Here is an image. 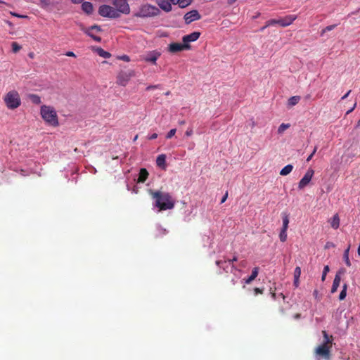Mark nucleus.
I'll list each match as a JSON object with an SVG mask.
<instances>
[{"label":"nucleus","instance_id":"1","mask_svg":"<svg viewBox=\"0 0 360 360\" xmlns=\"http://www.w3.org/2000/svg\"><path fill=\"white\" fill-rule=\"evenodd\" d=\"M148 192L151 198L155 200L154 206L158 207L159 210H172L174 207L175 200L169 193L152 189H149Z\"/></svg>","mask_w":360,"mask_h":360},{"label":"nucleus","instance_id":"2","mask_svg":"<svg viewBox=\"0 0 360 360\" xmlns=\"http://www.w3.org/2000/svg\"><path fill=\"white\" fill-rule=\"evenodd\" d=\"M322 334L323 342L316 348L315 354L326 360H329L330 359V349L333 337L332 335L329 336L326 330H323Z\"/></svg>","mask_w":360,"mask_h":360},{"label":"nucleus","instance_id":"3","mask_svg":"<svg viewBox=\"0 0 360 360\" xmlns=\"http://www.w3.org/2000/svg\"><path fill=\"white\" fill-rule=\"evenodd\" d=\"M41 115L48 124L53 127L58 126V115L53 107L42 105L41 107Z\"/></svg>","mask_w":360,"mask_h":360},{"label":"nucleus","instance_id":"4","mask_svg":"<svg viewBox=\"0 0 360 360\" xmlns=\"http://www.w3.org/2000/svg\"><path fill=\"white\" fill-rule=\"evenodd\" d=\"M4 101L8 109L14 110L21 105L20 94L15 90L8 91L4 97Z\"/></svg>","mask_w":360,"mask_h":360},{"label":"nucleus","instance_id":"5","mask_svg":"<svg viewBox=\"0 0 360 360\" xmlns=\"http://www.w3.org/2000/svg\"><path fill=\"white\" fill-rule=\"evenodd\" d=\"M160 10L158 7L150 4H146L140 8L136 16L141 18L153 17L159 15Z\"/></svg>","mask_w":360,"mask_h":360},{"label":"nucleus","instance_id":"6","mask_svg":"<svg viewBox=\"0 0 360 360\" xmlns=\"http://www.w3.org/2000/svg\"><path fill=\"white\" fill-rule=\"evenodd\" d=\"M295 19L296 16L293 15H287L285 18L278 20L271 19L266 22V26H271L278 24L282 27H287L291 25Z\"/></svg>","mask_w":360,"mask_h":360},{"label":"nucleus","instance_id":"7","mask_svg":"<svg viewBox=\"0 0 360 360\" xmlns=\"http://www.w3.org/2000/svg\"><path fill=\"white\" fill-rule=\"evenodd\" d=\"M98 13L103 17L110 18H117L120 17V13L113 7L108 5H102L99 7Z\"/></svg>","mask_w":360,"mask_h":360},{"label":"nucleus","instance_id":"8","mask_svg":"<svg viewBox=\"0 0 360 360\" xmlns=\"http://www.w3.org/2000/svg\"><path fill=\"white\" fill-rule=\"evenodd\" d=\"M112 4L119 13H129L130 8L127 0H113Z\"/></svg>","mask_w":360,"mask_h":360},{"label":"nucleus","instance_id":"9","mask_svg":"<svg viewBox=\"0 0 360 360\" xmlns=\"http://www.w3.org/2000/svg\"><path fill=\"white\" fill-rule=\"evenodd\" d=\"M314 174V171L312 169H309L305 173L304 176L300 181L298 184L299 189H303L306 187L311 181Z\"/></svg>","mask_w":360,"mask_h":360},{"label":"nucleus","instance_id":"10","mask_svg":"<svg viewBox=\"0 0 360 360\" xmlns=\"http://www.w3.org/2000/svg\"><path fill=\"white\" fill-rule=\"evenodd\" d=\"M191 49L190 45H184V44L180 43H171L168 46V51L172 53H176L184 50H188Z\"/></svg>","mask_w":360,"mask_h":360},{"label":"nucleus","instance_id":"11","mask_svg":"<svg viewBox=\"0 0 360 360\" xmlns=\"http://www.w3.org/2000/svg\"><path fill=\"white\" fill-rule=\"evenodd\" d=\"M131 77L132 74L131 72H121L117 77V84L125 86Z\"/></svg>","mask_w":360,"mask_h":360},{"label":"nucleus","instance_id":"12","mask_svg":"<svg viewBox=\"0 0 360 360\" xmlns=\"http://www.w3.org/2000/svg\"><path fill=\"white\" fill-rule=\"evenodd\" d=\"M200 15L196 10H193L190 12H188L184 15V20L187 24L191 23L195 20H199L200 18Z\"/></svg>","mask_w":360,"mask_h":360},{"label":"nucleus","instance_id":"13","mask_svg":"<svg viewBox=\"0 0 360 360\" xmlns=\"http://www.w3.org/2000/svg\"><path fill=\"white\" fill-rule=\"evenodd\" d=\"M200 36L199 32H193L189 34L185 35L182 38V41L184 45H189L190 42H193L198 39Z\"/></svg>","mask_w":360,"mask_h":360},{"label":"nucleus","instance_id":"14","mask_svg":"<svg viewBox=\"0 0 360 360\" xmlns=\"http://www.w3.org/2000/svg\"><path fill=\"white\" fill-rule=\"evenodd\" d=\"M156 3L163 11L169 12L172 10V5L169 0H156Z\"/></svg>","mask_w":360,"mask_h":360},{"label":"nucleus","instance_id":"15","mask_svg":"<svg viewBox=\"0 0 360 360\" xmlns=\"http://www.w3.org/2000/svg\"><path fill=\"white\" fill-rule=\"evenodd\" d=\"M160 56V53L158 51H152L145 58L144 60L147 62H150L153 64L155 65L156 61Z\"/></svg>","mask_w":360,"mask_h":360},{"label":"nucleus","instance_id":"16","mask_svg":"<svg viewBox=\"0 0 360 360\" xmlns=\"http://www.w3.org/2000/svg\"><path fill=\"white\" fill-rule=\"evenodd\" d=\"M148 172L146 169L141 168L140 169L139 174V178H138V183H143L146 181V180L148 179Z\"/></svg>","mask_w":360,"mask_h":360},{"label":"nucleus","instance_id":"17","mask_svg":"<svg viewBox=\"0 0 360 360\" xmlns=\"http://www.w3.org/2000/svg\"><path fill=\"white\" fill-rule=\"evenodd\" d=\"M156 164L159 167L165 169V167H166V155L165 154L159 155L156 159Z\"/></svg>","mask_w":360,"mask_h":360},{"label":"nucleus","instance_id":"18","mask_svg":"<svg viewBox=\"0 0 360 360\" xmlns=\"http://www.w3.org/2000/svg\"><path fill=\"white\" fill-rule=\"evenodd\" d=\"M258 274H259V268L255 267L252 271L251 275L248 278L244 279L245 283L246 284L251 283L252 281H254L257 278V276H258Z\"/></svg>","mask_w":360,"mask_h":360},{"label":"nucleus","instance_id":"19","mask_svg":"<svg viewBox=\"0 0 360 360\" xmlns=\"http://www.w3.org/2000/svg\"><path fill=\"white\" fill-rule=\"evenodd\" d=\"M331 227L334 229H338L340 226V217L338 214H335L332 219L329 220Z\"/></svg>","mask_w":360,"mask_h":360},{"label":"nucleus","instance_id":"20","mask_svg":"<svg viewBox=\"0 0 360 360\" xmlns=\"http://www.w3.org/2000/svg\"><path fill=\"white\" fill-rule=\"evenodd\" d=\"M340 281H341L340 276L339 274H336L335 276V278L333 280V283L332 288H331L332 293H334L337 291V290L340 285Z\"/></svg>","mask_w":360,"mask_h":360},{"label":"nucleus","instance_id":"21","mask_svg":"<svg viewBox=\"0 0 360 360\" xmlns=\"http://www.w3.org/2000/svg\"><path fill=\"white\" fill-rule=\"evenodd\" d=\"M82 10L87 14L93 12V5L90 2L85 1L82 4Z\"/></svg>","mask_w":360,"mask_h":360},{"label":"nucleus","instance_id":"22","mask_svg":"<svg viewBox=\"0 0 360 360\" xmlns=\"http://www.w3.org/2000/svg\"><path fill=\"white\" fill-rule=\"evenodd\" d=\"M300 101V96H292L288 101V105L289 107H292V106L297 105Z\"/></svg>","mask_w":360,"mask_h":360},{"label":"nucleus","instance_id":"23","mask_svg":"<svg viewBox=\"0 0 360 360\" xmlns=\"http://www.w3.org/2000/svg\"><path fill=\"white\" fill-rule=\"evenodd\" d=\"M167 233V231L165 229H164L161 226H158L156 229V232L155 233V237L157 238H162L164 236H165Z\"/></svg>","mask_w":360,"mask_h":360},{"label":"nucleus","instance_id":"24","mask_svg":"<svg viewBox=\"0 0 360 360\" xmlns=\"http://www.w3.org/2000/svg\"><path fill=\"white\" fill-rule=\"evenodd\" d=\"M293 169V166L292 165H288L285 166L280 172V174L281 176H286L289 174Z\"/></svg>","mask_w":360,"mask_h":360},{"label":"nucleus","instance_id":"25","mask_svg":"<svg viewBox=\"0 0 360 360\" xmlns=\"http://www.w3.org/2000/svg\"><path fill=\"white\" fill-rule=\"evenodd\" d=\"M97 53L100 56H101V57H103L104 58H109L110 57V56H111V54L109 52L105 51V50H103L101 48H98L97 49Z\"/></svg>","mask_w":360,"mask_h":360},{"label":"nucleus","instance_id":"26","mask_svg":"<svg viewBox=\"0 0 360 360\" xmlns=\"http://www.w3.org/2000/svg\"><path fill=\"white\" fill-rule=\"evenodd\" d=\"M283 227H282V229L283 230H285L287 231L288 230V224H289V218H288V215L287 214H283Z\"/></svg>","mask_w":360,"mask_h":360},{"label":"nucleus","instance_id":"27","mask_svg":"<svg viewBox=\"0 0 360 360\" xmlns=\"http://www.w3.org/2000/svg\"><path fill=\"white\" fill-rule=\"evenodd\" d=\"M349 248H350V245H349V247L345 250V251L344 252V255H343L345 264H346V265L347 266H351V262H350V260L349 259Z\"/></svg>","mask_w":360,"mask_h":360},{"label":"nucleus","instance_id":"28","mask_svg":"<svg viewBox=\"0 0 360 360\" xmlns=\"http://www.w3.org/2000/svg\"><path fill=\"white\" fill-rule=\"evenodd\" d=\"M31 101L34 103V104H39L41 103V98L38 96V95H36V94H30L29 96Z\"/></svg>","mask_w":360,"mask_h":360},{"label":"nucleus","instance_id":"29","mask_svg":"<svg viewBox=\"0 0 360 360\" xmlns=\"http://www.w3.org/2000/svg\"><path fill=\"white\" fill-rule=\"evenodd\" d=\"M290 127V124H281L278 129V134H283L287 129H288Z\"/></svg>","mask_w":360,"mask_h":360},{"label":"nucleus","instance_id":"30","mask_svg":"<svg viewBox=\"0 0 360 360\" xmlns=\"http://www.w3.org/2000/svg\"><path fill=\"white\" fill-rule=\"evenodd\" d=\"M347 285L344 284L343 288L339 295L340 300H343L345 298V297L347 295Z\"/></svg>","mask_w":360,"mask_h":360},{"label":"nucleus","instance_id":"31","mask_svg":"<svg viewBox=\"0 0 360 360\" xmlns=\"http://www.w3.org/2000/svg\"><path fill=\"white\" fill-rule=\"evenodd\" d=\"M279 238L281 242H285L287 240V231L281 229L280 234H279Z\"/></svg>","mask_w":360,"mask_h":360},{"label":"nucleus","instance_id":"32","mask_svg":"<svg viewBox=\"0 0 360 360\" xmlns=\"http://www.w3.org/2000/svg\"><path fill=\"white\" fill-rule=\"evenodd\" d=\"M11 46L13 53L18 52L22 48L17 42H13Z\"/></svg>","mask_w":360,"mask_h":360},{"label":"nucleus","instance_id":"33","mask_svg":"<svg viewBox=\"0 0 360 360\" xmlns=\"http://www.w3.org/2000/svg\"><path fill=\"white\" fill-rule=\"evenodd\" d=\"M191 3V0H180L179 5L181 8H185L187 6H188Z\"/></svg>","mask_w":360,"mask_h":360},{"label":"nucleus","instance_id":"34","mask_svg":"<svg viewBox=\"0 0 360 360\" xmlns=\"http://www.w3.org/2000/svg\"><path fill=\"white\" fill-rule=\"evenodd\" d=\"M301 275V268L297 266L294 271V278H300Z\"/></svg>","mask_w":360,"mask_h":360},{"label":"nucleus","instance_id":"35","mask_svg":"<svg viewBox=\"0 0 360 360\" xmlns=\"http://www.w3.org/2000/svg\"><path fill=\"white\" fill-rule=\"evenodd\" d=\"M176 129H172L166 135V138L167 139H171L172 137H173L175 134H176Z\"/></svg>","mask_w":360,"mask_h":360},{"label":"nucleus","instance_id":"36","mask_svg":"<svg viewBox=\"0 0 360 360\" xmlns=\"http://www.w3.org/2000/svg\"><path fill=\"white\" fill-rule=\"evenodd\" d=\"M329 271V267L328 266H324V269H323V274H322V277H321V280L323 281L326 278V274H328V272Z\"/></svg>","mask_w":360,"mask_h":360},{"label":"nucleus","instance_id":"37","mask_svg":"<svg viewBox=\"0 0 360 360\" xmlns=\"http://www.w3.org/2000/svg\"><path fill=\"white\" fill-rule=\"evenodd\" d=\"M226 262H227V261L222 262V261L218 260V261H216V264L220 267H222L224 271H226V266H224V264H225Z\"/></svg>","mask_w":360,"mask_h":360},{"label":"nucleus","instance_id":"38","mask_svg":"<svg viewBox=\"0 0 360 360\" xmlns=\"http://www.w3.org/2000/svg\"><path fill=\"white\" fill-rule=\"evenodd\" d=\"M238 260V257L236 256H234L233 259H228L227 262L229 263V264H231V268L232 269H236V266L235 265L233 264V262H236Z\"/></svg>","mask_w":360,"mask_h":360},{"label":"nucleus","instance_id":"39","mask_svg":"<svg viewBox=\"0 0 360 360\" xmlns=\"http://www.w3.org/2000/svg\"><path fill=\"white\" fill-rule=\"evenodd\" d=\"M335 27V25H328L327 26L325 29H323L322 30V33L321 34H323L324 32H327V31H331L332 30H333Z\"/></svg>","mask_w":360,"mask_h":360},{"label":"nucleus","instance_id":"40","mask_svg":"<svg viewBox=\"0 0 360 360\" xmlns=\"http://www.w3.org/2000/svg\"><path fill=\"white\" fill-rule=\"evenodd\" d=\"M316 150H317V146H315L312 153L307 158V162H309L312 159V158H313L314 155L316 153Z\"/></svg>","mask_w":360,"mask_h":360},{"label":"nucleus","instance_id":"41","mask_svg":"<svg viewBox=\"0 0 360 360\" xmlns=\"http://www.w3.org/2000/svg\"><path fill=\"white\" fill-rule=\"evenodd\" d=\"M88 35L90 36L91 38H93L96 41H101V40L100 37L95 36L89 32H88Z\"/></svg>","mask_w":360,"mask_h":360},{"label":"nucleus","instance_id":"42","mask_svg":"<svg viewBox=\"0 0 360 360\" xmlns=\"http://www.w3.org/2000/svg\"><path fill=\"white\" fill-rule=\"evenodd\" d=\"M255 295H257L258 294H262L263 293V289L255 288L254 289Z\"/></svg>","mask_w":360,"mask_h":360},{"label":"nucleus","instance_id":"43","mask_svg":"<svg viewBox=\"0 0 360 360\" xmlns=\"http://www.w3.org/2000/svg\"><path fill=\"white\" fill-rule=\"evenodd\" d=\"M90 30H96L97 32L101 31V28L98 25H93L89 28Z\"/></svg>","mask_w":360,"mask_h":360},{"label":"nucleus","instance_id":"44","mask_svg":"<svg viewBox=\"0 0 360 360\" xmlns=\"http://www.w3.org/2000/svg\"><path fill=\"white\" fill-rule=\"evenodd\" d=\"M159 87V85H149L146 87L147 91H150L151 89H158Z\"/></svg>","mask_w":360,"mask_h":360},{"label":"nucleus","instance_id":"45","mask_svg":"<svg viewBox=\"0 0 360 360\" xmlns=\"http://www.w3.org/2000/svg\"><path fill=\"white\" fill-rule=\"evenodd\" d=\"M293 285L295 288H297L300 285V278H294Z\"/></svg>","mask_w":360,"mask_h":360},{"label":"nucleus","instance_id":"46","mask_svg":"<svg viewBox=\"0 0 360 360\" xmlns=\"http://www.w3.org/2000/svg\"><path fill=\"white\" fill-rule=\"evenodd\" d=\"M185 134H186L187 136H191V135L193 134V129H191V128H188V129L186 130V131Z\"/></svg>","mask_w":360,"mask_h":360},{"label":"nucleus","instance_id":"47","mask_svg":"<svg viewBox=\"0 0 360 360\" xmlns=\"http://www.w3.org/2000/svg\"><path fill=\"white\" fill-rule=\"evenodd\" d=\"M228 198V192L226 191L225 195L223 196V198L221 200V203H224Z\"/></svg>","mask_w":360,"mask_h":360},{"label":"nucleus","instance_id":"48","mask_svg":"<svg viewBox=\"0 0 360 360\" xmlns=\"http://www.w3.org/2000/svg\"><path fill=\"white\" fill-rule=\"evenodd\" d=\"M67 56L75 57V54L72 51H68L65 54Z\"/></svg>","mask_w":360,"mask_h":360},{"label":"nucleus","instance_id":"49","mask_svg":"<svg viewBox=\"0 0 360 360\" xmlns=\"http://www.w3.org/2000/svg\"><path fill=\"white\" fill-rule=\"evenodd\" d=\"M12 15H14V16L18 17V18H27V15H19V14H17V13H12Z\"/></svg>","mask_w":360,"mask_h":360},{"label":"nucleus","instance_id":"50","mask_svg":"<svg viewBox=\"0 0 360 360\" xmlns=\"http://www.w3.org/2000/svg\"><path fill=\"white\" fill-rule=\"evenodd\" d=\"M157 137H158V134L154 133L149 136V139H150V140L155 139Z\"/></svg>","mask_w":360,"mask_h":360},{"label":"nucleus","instance_id":"51","mask_svg":"<svg viewBox=\"0 0 360 360\" xmlns=\"http://www.w3.org/2000/svg\"><path fill=\"white\" fill-rule=\"evenodd\" d=\"M313 295L316 299H319V292L317 290H314L313 292Z\"/></svg>","mask_w":360,"mask_h":360},{"label":"nucleus","instance_id":"52","mask_svg":"<svg viewBox=\"0 0 360 360\" xmlns=\"http://www.w3.org/2000/svg\"><path fill=\"white\" fill-rule=\"evenodd\" d=\"M122 58L123 60H124V61H127V62L129 61V56H126V55H124V56H122V58Z\"/></svg>","mask_w":360,"mask_h":360},{"label":"nucleus","instance_id":"53","mask_svg":"<svg viewBox=\"0 0 360 360\" xmlns=\"http://www.w3.org/2000/svg\"><path fill=\"white\" fill-rule=\"evenodd\" d=\"M170 4L172 3L173 4H179L180 0H169Z\"/></svg>","mask_w":360,"mask_h":360},{"label":"nucleus","instance_id":"54","mask_svg":"<svg viewBox=\"0 0 360 360\" xmlns=\"http://www.w3.org/2000/svg\"><path fill=\"white\" fill-rule=\"evenodd\" d=\"M351 93V90L348 91L347 92L346 94H345L342 97V99L344 100L346 98H347V96L349 95V94Z\"/></svg>","mask_w":360,"mask_h":360},{"label":"nucleus","instance_id":"55","mask_svg":"<svg viewBox=\"0 0 360 360\" xmlns=\"http://www.w3.org/2000/svg\"><path fill=\"white\" fill-rule=\"evenodd\" d=\"M236 0H227V3L229 5H232L233 3H235Z\"/></svg>","mask_w":360,"mask_h":360},{"label":"nucleus","instance_id":"56","mask_svg":"<svg viewBox=\"0 0 360 360\" xmlns=\"http://www.w3.org/2000/svg\"><path fill=\"white\" fill-rule=\"evenodd\" d=\"M271 297L274 300L276 298V292L274 291L271 292Z\"/></svg>","mask_w":360,"mask_h":360},{"label":"nucleus","instance_id":"57","mask_svg":"<svg viewBox=\"0 0 360 360\" xmlns=\"http://www.w3.org/2000/svg\"><path fill=\"white\" fill-rule=\"evenodd\" d=\"M245 264H246V262L245 261H243L240 263V266H242V267H245Z\"/></svg>","mask_w":360,"mask_h":360},{"label":"nucleus","instance_id":"58","mask_svg":"<svg viewBox=\"0 0 360 360\" xmlns=\"http://www.w3.org/2000/svg\"><path fill=\"white\" fill-rule=\"evenodd\" d=\"M179 124L180 125H184V124H186V121L185 120H180V121H179Z\"/></svg>","mask_w":360,"mask_h":360},{"label":"nucleus","instance_id":"59","mask_svg":"<svg viewBox=\"0 0 360 360\" xmlns=\"http://www.w3.org/2000/svg\"><path fill=\"white\" fill-rule=\"evenodd\" d=\"M356 105V103H354V105L353 108H352V109H350L349 110H348V111L347 112V114H349V112H351L354 109V108H355Z\"/></svg>","mask_w":360,"mask_h":360},{"label":"nucleus","instance_id":"60","mask_svg":"<svg viewBox=\"0 0 360 360\" xmlns=\"http://www.w3.org/2000/svg\"><path fill=\"white\" fill-rule=\"evenodd\" d=\"M269 27V26H266V24L264 27H262L260 29V30H261V31H264V30L266 27Z\"/></svg>","mask_w":360,"mask_h":360},{"label":"nucleus","instance_id":"61","mask_svg":"<svg viewBox=\"0 0 360 360\" xmlns=\"http://www.w3.org/2000/svg\"><path fill=\"white\" fill-rule=\"evenodd\" d=\"M83 0H72V1L74 2V3H80Z\"/></svg>","mask_w":360,"mask_h":360},{"label":"nucleus","instance_id":"62","mask_svg":"<svg viewBox=\"0 0 360 360\" xmlns=\"http://www.w3.org/2000/svg\"><path fill=\"white\" fill-rule=\"evenodd\" d=\"M300 317V314H296L295 315V319H299Z\"/></svg>","mask_w":360,"mask_h":360},{"label":"nucleus","instance_id":"63","mask_svg":"<svg viewBox=\"0 0 360 360\" xmlns=\"http://www.w3.org/2000/svg\"><path fill=\"white\" fill-rule=\"evenodd\" d=\"M231 282H232V284H233V285H235V284H236V281H235V279H233V278L231 280Z\"/></svg>","mask_w":360,"mask_h":360},{"label":"nucleus","instance_id":"64","mask_svg":"<svg viewBox=\"0 0 360 360\" xmlns=\"http://www.w3.org/2000/svg\"><path fill=\"white\" fill-rule=\"evenodd\" d=\"M360 127V120L358 121V123L356 124V127Z\"/></svg>","mask_w":360,"mask_h":360}]
</instances>
